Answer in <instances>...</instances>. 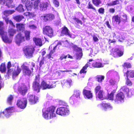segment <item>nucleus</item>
I'll use <instances>...</instances> for the list:
<instances>
[{"label":"nucleus","mask_w":134,"mask_h":134,"mask_svg":"<svg viewBox=\"0 0 134 134\" xmlns=\"http://www.w3.org/2000/svg\"><path fill=\"white\" fill-rule=\"evenodd\" d=\"M3 23L0 21V35L3 41L5 43H10L12 42L13 38V36L16 33V30L13 28H10L8 31L9 36L8 37L7 36V34L4 30L3 27Z\"/></svg>","instance_id":"obj_1"},{"label":"nucleus","mask_w":134,"mask_h":134,"mask_svg":"<svg viewBox=\"0 0 134 134\" xmlns=\"http://www.w3.org/2000/svg\"><path fill=\"white\" fill-rule=\"evenodd\" d=\"M8 71L7 74L9 76L12 75L13 79L17 77L21 71L20 68L18 63H13L12 64L10 62H9L7 64Z\"/></svg>","instance_id":"obj_2"},{"label":"nucleus","mask_w":134,"mask_h":134,"mask_svg":"<svg viewBox=\"0 0 134 134\" xmlns=\"http://www.w3.org/2000/svg\"><path fill=\"white\" fill-rule=\"evenodd\" d=\"M55 108L53 106H51L42 110V115L45 119L48 120L55 117L56 115Z\"/></svg>","instance_id":"obj_3"},{"label":"nucleus","mask_w":134,"mask_h":134,"mask_svg":"<svg viewBox=\"0 0 134 134\" xmlns=\"http://www.w3.org/2000/svg\"><path fill=\"white\" fill-rule=\"evenodd\" d=\"M59 44L62 45L64 47H67L70 48H72L73 49L74 48V46H76V45H74L72 43H69L67 40H65L64 41H62L61 42H59L58 43L57 45L55 46H54V44H53L51 45L49 47L50 49L51 48H52V47L53 48V49L50 51V53L48 55V57L49 59H50L51 58H53L52 57V54L54 52L55 50V49L57 46Z\"/></svg>","instance_id":"obj_4"},{"label":"nucleus","mask_w":134,"mask_h":134,"mask_svg":"<svg viewBox=\"0 0 134 134\" xmlns=\"http://www.w3.org/2000/svg\"><path fill=\"white\" fill-rule=\"evenodd\" d=\"M15 11L14 10H6L4 11L3 13V18L7 24L9 23L12 27H15V26L13 25V22L10 20H9L8 16L10 15L13 13Z\"/></svg>","instance_id":"obj_5"},{"label":"nucleus","mask_w":134,"mask_h":134,"mask_svg":"<svg viewBox=\"0 0 134 134\" xmlns=\"http://www.w3.org/2000/svg\"><path fill=\"white\" fill-rule=\"evenodd\" d=\"M15 111V109L14 107H9L6 108L4 111L0 113V118H3L4 116L7 118L10 117Z\"/></svg>","instance_id":"obj_6"},{"label":"nucleus","mask_w":134,"mask_h":134,"mask_svg":"<svg viewBox=\"0 0 134 134\" xmlns=\"http://www.w3.org/2000/svg\"><path fill=\"white\" fill-rule=\"evenodd\" d=\"M33 46H29L24 48V53L27 58H31L32 55L34 51Z\"/></svg>","instance_id":"obj_7"},{"label":"nucleus","mask_w":134,"mask_h":134,"mask_svg":"<svg viewBox=\"0 0 134 134\" xmlns=\"http://www.w3.org/2000/svg\"><path fill=\"white\" fill-rule=\"evenodd\" d=\"M124 98L125 96L123 93L120 92L116 95L114 100L116 104H121L124 102Z\"/></svg>","instance_id":"obj_8"},{"label":"nucleus","mask_w":134,"mask_h":134,"mask_svg":"<svg viewBox=\"0 0 134 134\" xmlns=\"http://www.w3.org/2000/svg\"><path fill=\"white\" fill-rule=\"evenodd\" d=\"M69 113L68 109L65 107H61L58 108L56 113L61 115H68Z\"/></svg>","instance_id":"obj_9"},{"label":"nucleus","mask_w":134,"mask_h":134,"mask_svg":"<svg viewBox=\"0 0 134 134\" xmlns=\"http://www.w3.org/2000/svg\"><path fill=\"white\" fill-rule=\"evenodd\" d=\"M27 101L26 98H22L17 100L16 105L19 108L21 109H24L26 106Z\"/></svg>","instance_id":"obj_10"},{"label":"nucleus","mask_w":134,"mask_h":134,"mask_svg":"<svg viewBox=\"0 0 134 134\" xmlns=\"http://www.w3.org/2000/svg\"><path fill=\"white\" fill-rule=\"evenodd\" d=\"M95 92L97 98H98L100 100H102L103 91L101 87L99 86H97L95 88Z\"/></svg>","instance_id":"obj_11"},{"label":"nucleus","mask_w":134,"mask_h":134,"mask_svg":"<svg viewBox=\"0 0 134 134\" xmlns=\"http://www.w3.org/2000/svg\"><path fill=\"white\" fill-rule=\"evenodd\" d=\"M43 32L50 37H52L53 35V31L52 28L49 26H46L43 28Z\"/></svg>","instance_id":"obj_12"},{"label":"nucleus","mask_w":134,"mask_h":134,"mask_svg":"<svg viewBox=\"0 0 134 134\" xmlns=\"http://www.w3.org/2000/svg\"><path fill=\"white\" fill-rule=\"evenodd\" d=\"M121 91L126 93L127 96L129 97H131L132 95H134V90L133 89L129 90L126 86L123 87L121 88Z\"/></svg>","instance_id":"obj_13"},{"label":"nucleus","mask_w":134,"mask_h":134,"mask_svg":"<svg viewBox=\"0 0 134 134\" xmlns=\"http://www.w3.org/2000/svg\"><path fill=\"white\" fill-rule=\"evenodd\" d=\"M123 47L120 46L114 49L113 54L114 57H116L117 56L120 57L123 55Z\"/></svg>","instance_id":"obj_14"},{"label":"nucleus","mask_w":134,"mask_h":134,"mask_svg":"<svg viewBox=\"0 0 134 134\" xmlns=\"http://www.w3.org/2000/svg\"><path fill=\"white\" fill-rule=\"evenodd\" d=\"M24 40V36L20 33L18 34L15 37V42L18 45H19L21 42H23Z\"/></svg>","instance_id":"obj_15"},{"label":"nucleus","mask_w":134,"mask_h":134,"mask_svg":"<svg viewBox=\"0 0 134 134\" xmlns=\"http://www.w3.org/2000/svg\"><path fill=\"white\" fill-rule=\"evenodd\" d=\"M83 94L85 98L90 99L93 97V94L90 91L86 90L85 87L83 90Z\"/></svg>","instance_id":"obj_16"},{"label":"nucleus","mask_w":134,"mask_h":134,"mask_svg":"<svg viewBox=\"0 0 134 134\" xmlns=\"http://www.w3.org/2000/svg\"><path fill=\"white\" fill-rule=\"evenodd\" d=\"M34 0H22L23 3L25 4L26 9L27 10H30L32 8L33 4L31 1Z\"/></svg>","instance_id":"obj_17"},{"label":"nucleus","mask_w":134,"mask_h":134,"mask_svg":"<svg viewBox=\"0 0 134 134\" xmlns=\"http://www.w3.org/2000/svg\"><path fill=\"white\" fill-rule=\"evenodd\" d=\"M99 107L102 108L105 110H110L113 109V107L109 103H102L98 105Z\"/></svg>","instance_id":"obj_18"},{"label":"nucleus","mask_w":134,"mask_h":134,"mask_svg":"<svg viewBox=\"0 0 134 134\" xmlns=\"http://www.w3.org/2000/svg\"><path fill=\"white\" fill-rule=\"evenodd\" d=\"M12 0H0V3L2 5H5L9 8H13L14 6L12 4Z\"/></svg>","instance_id":"obj_19"},{"label":"nucleus","mask_w":134,"mask_h":134,"mask_svg":"<svg viewBox=\"0 0 134 134\" xmlns=\"http://www.w3.org/2000/svg\"><path fill=\"white\" fill-rule=\"evenodd\" d=\"M114 39L113 40L110 39L109 42L110 43L114 42H115V39H118L120 41L122 42V40L120 39V37L121 36V34L119 32H116L114 33L113 35Z\"/></svg>","instance_id":"obj_20"},{"label":"nucleus","mask_w":134,"mask_h":134,"mask_svg":"<svg viewBox=\"0 0 134 134\" xmlns=\"http://www.w3.org/2000/svg\"><path fill=\"white\" fill-rule=\"evenodd\" d=\"M62 33L66 35H68L71 38H74L76 37L75 35L69 32V31L65 27L62 28Z\"/></svg>","instance_id":"obj_21"},{"label":"nucleus","mask_w":134,"mask_h":134,"mask_svg":"<svg viewBox=\"0 0 134 134\" xmlns=\"http://www.w3.org/2000/svg\"><path fill=\"white\" fill-rule=\"evenodd\" d=\"M74 48L73 49L74 50L77 51L76 54V58L77 59L80 60L81 58L82 54L81 49L78 47L77 46H74Z\"/></svg>","instance_id":"obj_22"},{"label":"nucleus","mask_w":134,"mask_h":134,"mask_svg":"<svg viewBox=\"0 0 134 134\" xmlns=\"http://www.w3.org/2000/svg\"><path fill=\"white\" fill-rule=\"evenodd\" d=\"M39 81L38 79H36L34 82L33 84V90L36 91L37 92H39L40 86L39 85Z\"/></svg>","instance_id":"obj_23"},{"label":"nucleus","mask_w":134,"mask_h":134,"mask_svg":"<svg viewBox=\"0 0 134 134\" xmlns=\"http://www.w3.org/2000/svg\"><path fill=\"white\" fill-rule=\"evenodd\" d=\"M28 98L31 104L35 103L36 102L38 99L37 97L32 95L29 94L28 97Z\"/></svg>","instance_id":"obj_24"},{"label":"nucleus","mask_w":134,"mask_h":134,"mask_svg":"<svg viewBox=\"0 0 134 134\" xmlns=\"http://www.w3.org/2000/svg\"><path fill=\"white\" fill-rule=\"evenodd\" d=\"M41 18L45 21H49L53 19L54 18V16L53 14H49L42 16Z\"/></svg>","instance_id":"obj_25"},{"label":"nucleus","mask_w":134,"mask_h":134,"mask_svg":"<svg viewBox=\"0 0 134 134\" xmlns=\"http://www.w3.org/2000/svg\"><path fill=\"white\" fill-rule=\"evenodd\" d=\"M18 90L19 92L24 95L25 94L27 91V88L25 85L22 84L18 88Z\"/></svg>","instance_id":"obj_26"},{"label":"nucleus","mask_w":134,"mask_h":134,"mask_svg":"<svg viewBox=\"0 0 134 134\" xmlns=\"http://www.w3.org/2000/svg\"><path fill=\"white\" fill-rule=\"evenodd\" d=\"M21 67L23 69V72L25 74L30 75L31 74L32 71L30 70L28 67L26 66L24 64L21 66Z\"/></svg>","instance_id":"obj_27"},{"label":"nucleus","mask_w":134,"mask_h":134,"mask_svg":"<svg viewBox=\"0 0 134 134\" xmlns=\"http://www.w3.org/2000/svg\"><path fill=\"white\" fill-rule=\"evenodd\" d=\"M62 83L63 85H65L68 87H70L72 84V81L70 79L64 80L62 82Z\"/></svg>","instance_id":"obj_28"},{"label":"nucleus","mask_w":134,"mask_h":134,"mask_svg":"<svg viewBox=\"0 0 134 134\" xmlns=\"http://www.w3.org/2000/svg\"><path fill=\"white\" fill-rule=\"evenodd\" d=\"M17 31L23 32L25 30V25L23 24L19 23L16 24Z\"/></svg>","instance_id":"obj_29"},{"label":"nucleus","mask_w":134,"mask_h":134,"mask_svg":"<svg viewBox=\"0 0 134 134\" xmlns=\"http://www.w3.org/2000/svg\"><path fill=\"white\" fill-rule=\"evenodd\" d=\"M48 6V4L47 2H41L40 3V9L42 10H46Z\"/></svg>","instance_id":"obj_30"},{"label":"nucleus","mask_w":134,"mask_h":134,"mask_svg":"<svg viewBox=\"0 0 134 134\" xmlns=\"http://www.w3.org/2000/svg\"><path fill=\"white\" fill-rule=\"evenodd\" d=\"M112 20L113 23H115L119 24L120 22V18L118 15L114 16Z\"/></svg>","instance_id":"obj_31"},{"label":"nucleus","mask_w":134,"mask_h":134,"mask_svg":"<svg viewBox=\"0 0 134 134\" xmlns=\"http://www.w3.org/2000/svg\"><path fill=\"white\" fill-rule=\"evenodd\" d=\"M88 66H89L90 68L92 67V66L90 65V63L89 62H88L81 69L80 72V73H86V70Z\"/></svg>","instance_id":"obj_32"},{"label":"nucleus","mask_w":134,"mask_h":134,"mask_svg":"<svg viewBox=\"0 0 134 134\" xmlns=\"http://www.w3.org/2000/svg\"><path fill=\"white\" fill-rule=\"evenodd\" d=\"M33 40L36 45L40 46H42V41L40 38L34 37L33 38Z\"/></svg>","instance_id":"obj_33"},{"label":"nucleus","mask_w":134,"mask_h":134,"mask_svg":"<svg viewBox=\"0 0 134 134\" xmlns=\"http://www.w3.org/2000/svg\"><path fill=\"white\" fill-rule=\"evenodd\" d=\"M125 74L127 78L128 77L132 78L134 77V70L127 71Z\"/></svg>","instance_id":"obj_34"},{"label":"nucleus","mask_w":134,"mask_h":134,"mask_svg":"<svg viewBox=\"0 0 134 134\" xmlns=\"http://www.w3.org/2000/svg\"><path fill=\"white\" fill-rule=\"evenodd\" d=\"M77 101V99L74 95H72L70 97L69 102L71 104H74L76 103Z\"/></svg>","instance_id":"obj_35"},{"label":"nucleus","mask_w":134,"mask_h":134,"mask_svg":"<svg viewBox=\"0 0 134 134\" xmlns=\"http://www.w3.org/2000/svg\"><path fill=\"white\" fill-rule=\"evenodd\" d=\"M92 66L94 68H100L103 66L104 64L97 62H94L92 64Z\"/></svg>","instance_id":"obj_36"},{"label":"nucleus","mask_w":134,"mask_h":134,"mask_svg":"<svg viewBox=\"0 0 134 134\" xmlns=\"http://www.w3.org/2000/svg\"><path fill=\"white\" fill-rule=\"evenodd\" d=\"M48 83L44 81H43L41 83V86L40 87L42 89H45L48 88Z\"/></svg>","instance_id":"obj_37"},{"label":"nucleus","mask_w":134,"mask_h":134,"mask_svg":"<svg viewBox=\"0 0 134 134\" xmlns=\"http://www.w3.org/2000/svg\"><path fill=\"white\" fill-rule=\"evenodd\" d=\"M90 53L89 54V56H91V57L94 56L95 54H96L98 52L97 51L96 48H93L92 49H90Z\"/></svg>","instance_id":"obj_38"},{"label":"nucleus","mask_w":134,"mask_h":134,"mask_svg":"<svg viewBox=\"0 0 134 134\" xmlns=\"http://www.w3.org/2000/svg\"><path fill=\"white\" fill-rule=\"evenodd\" d=\"M6 70L5 63H2L0 66V71L2 73H5Z\"/></svg>","instance_id":"obj_39"},{"label":"nucleus","mask_w":134,"mask_h":134,"mask_svg":"<svg viewBox=\"0 0 134 134\" xmlns=\"http://www.w3.org/2000/svg\"><path fill=\"white\" fill-rule=\"evenodd\" d=\"M13 18L14 20L18 22H19L24 18V17L22 15L16 16L13 17Z\"/></svg>","instance_id":"obj_40"},{"label":"nucleus","mask_w":134,"mask_h":134,"mask_svg":"<svg viewBox=\"0 0 134 134\" xmlns=\"http://www.w3.org/2000/svg\"><path fill=\"white\" fill-rule=\"evenodd\" d=\"M48 88H54L56 86L55 82L52 81L49 82V83H48Z\"/></svg>","instance_id":"obj_41"},{"label":"nucleus","mask_w":134,"mask_h":134,"mask_svg":"<svg viewBox=\"0 0 134 134\" xmlns=\"http://www.w3.org/2000/svg\"><path fill=\"white\" fill-rule=\"evenodd\" d=\"M81 94V91L79 90H77L74 92V95L76 98H80V95Z\"/></svg>","instance_id":"obj_42"},{"label":"nucleus","mask_w":134,"mask_h":134,"mask_svg":"<svg viewBox=\"0 0 134 134\" xmlns=\"http://www.w3.org/2000/svg\"><path fill=\"white\" fill-rule=\"evenodd\" d=\"M13 97L12 95H10L9 96L7 99V103L9 104L10 105L12 104L13 99Z\"/></svg>","instance_id":"obj_43"},{"label":"nucleus","mask_w":134,"mask_h":134,"mask_svg":"<svg viewBox=\"0 0 134 134\" xmlns=\"http://www.w3.org/2000/svg\"><path fill=\"white\" fill-rule=\"evenodd\" d=\"M23 6L21 4H20L18 7L16 8V10L19 12H23L24 11V9L23 7Z\"/></svg>","instance_id":"obj_44"},{"label":"nucleus","mask_w":134,"mask_h":134,"mask_svg":"<svg viewBox=\"0 0 134 134\" xmlns=\"http://www.w3.org/2000/svg\"><path fill=\"white\" fill-rule=\"evenodd\" d=\"M40 2V0H37L34 2V8L35 9H38V7L39 4Z\"/></svg>","instance_id":"obj_45"},{"label":"nucleus","mask_w":134,"mask_h":134,"mask_svg":"<svg viewBox=\"0 0 134 134\" xmlns=\"http://www.w3.org/2000/svg\"><path fill=\"white\" fill-rule=\"evenodd\" d=\"M96 77L98 81L100 82H102L104 78V76L101 75H97Z\"/></svg>","instance_id":"obj_46"},{"label":"nucleus","mask_w":134,"mask_h":134,"mask_svg":"<svg viewBox=\"0 0 134 134\" xmlns=\"http://www.w3.org/2000/svg\"><path fill=\"white\" fill-rule=\"evenodd\" d=\"M118 80L115 81L113 79H111L109 81V83L111 85H116L117 82H118L119 81V77H118Z\"/></svg>","instance_id":"obj_47"},{"label":"nucleus","mask_w":134,"mask_h":134,"mask_svg":"<svg viewBox=\"0 0 134 134\" xmlns=\"http://www.w3.org/2000/svg\"><path fill=\"white\" fill-rule=\"evenodd\" d=\"M119 1L118 0H116L115 1H113L110 3H108V5H109L112 6L119 4Z\"/></svg>","instance_id":"obj_48"},{"label":"nucleus","mask_w":134,"mask_h":134,"mask_svg":"<svg viewBox=\"0 0 134 134\" xmlns=\"http://www.w3.org/2000/svg\"><path fill=\"white\" fill-rule=\"evenodd\" d=\"M115 92V91L114 90L108 96V98L109 100H113L114 99V93Z\"/></svg>","instance_id":"obj_49"},{"label":"nucleus","mask_w":134,"mask_h":134,"mask_svg":"<svg viewBox=\"0 0 134 134\" xmlns=\"http://www.w3.org/2000/svg\"><path fill=\"white\" fill-rule=\"evenodd\" d=\"M30 32L27 31H25V36L26 37V39L27 40H29L30 39Z\"/></svg>","instance_id":"obj_50"},{"label":"nucleus","mask_w":134,"mask_h":134,"mask_svg":"<svg viewBox=\"0 0 134 134\" xmlns=\"http://www.w3.org/2000/svg\"><path fill=\"white\" fill-rule=\"evenodd\" d=\"M93 4L96 6H98L101 3L100 0H92Z\"/></svg>","instance_id":"obj_51"},{"label":"nucleus","mask_w":134,"mask_h":134,"mask_svg":"<svg viewBox=\"0 0 134 134\" xmlns=\"http://www.w3.org/2000/svg\"><path fill=\"white\" fill-rule=\"evenodd\" d=\"M54 5L56 7H58L59 5V3L58 0H53Z\"/></svg>","instance_id":"obj_52"},{"label":"nucleus","mask_w":134,"mask_h":134,"mask_svg":"<svg viewBox=\"0 0 134 134\" xmlns=\"http://www.w3.org/2000/svg\"><path fill=\"white\" fill-rule=\"evenodd\" d=\"M126 84L128 85L129 86H131L132 84V83L131 81L128 78H127L126 82Z\"/></svg>","instance_id":"obj_53"},{"label":"nucleus","mask_w":134,"mask_h":134,"mask_svg":"<svg viewBox=\"0 0 134 134\" xmlns=\"http://www.w3.org/2000/svg\"><path fill=\"white\" fill-rule=\"evenodd\" d=\"M123 66L124 68L126 67L127 68H131V65L130 63H124V64H123Z\"/></svg>","instance_id":"obj_54"},{"label":"nucleus","mask_w":134,"mask_h":134,"mask_svg":"<svg viewBox=\"0 0 134 134\" xmlns=\"http://www.w3.org/2000/svg\"><path fill=\"white\" fill-rule=\"evenodd\" d=\"M88 8L89 9H93L96 10V9L93 7L91 3L90 2H89L88 4Z\"/></svg>","instance_id":"obj_55"},{"label":"nucleus","mask_w":134,"mask_h":134,"mask_svg":"<svg viewBox=\"0 0 134 134\" xmlns=\"http://www.w3.org/2000/svg\"><path fill=\"white\" fill-rule=\"evenodd\" d=\"M129 42L130 41V43H128V45H130L131 44L134 43V40H133V39L132 38H131L128 40Z\"/></svg>","instance_id":"obj_56"},{"label":"nucleus","mask_w":134,"mask_h":134,"mask_svg":"<svg viewBox=\"0 0 134 134\" xmlns=\"http://www.w3.org/2000/svg\"><path fill=\"white\" fill-rule=\"evenodd\" d=\"M74 20L77 23L80 24L81 25L82 24V23L81 21L79 19L76 18H74Z\"/></svg>","instance_id":"obj_57"},{"label":"nucleus","mask_w":134,"mask_h":134,"mask_svg":"<svg viewBox=\"0 0 134 134\" xmlns=\"http://www.w3.org/2000/svg\"><path fill=\"white\" fill-rule=\"evenodd\" d=\"M122 19L123 20V21L125 23L126 21L127 20V16L126 14H124L122 15Z\"/></svg>","instance_id":"obj_58"},{"label":"nucleus","mask_w":134,"mask_h":134,"mask_svg":"<svg viewBox=\"0 0 134 134\" xmlns=\"http://www.w3.org/2000/svg\"><path fill=\"white\" fill-rule=\"evenodd\" d=\"M93 39L94 41L95 42H98V39L97 37L95 35H94L93 37Z\"/></svg>","instance_id":"obj_59"},{"label":"nucleus","mask_w":134,"mask_h":134,"mask_svg":"<svg viewBox=\"0 0 134 134\" xmlns=\"http://www.w3.org/2000/svg\"><path fill=\"white\" fill-rule=\"evenodd\" d=\"M98 12L100 13L103 14L104 12V9L103 8H100L99 9Z\"/></svg>","instance_id":"obj_60"},{"label":"nucleus","mask_w":134,"mask_h":134,"mask_svg":"<svg viewBox=\"0 0 134 134\" xmlns=\"http://www.w3.org/2000/svg\"><path fill=\"white\" fill-rule=\"evenodd\" d=\"M29 27L30 29H35L36 28V26L34 25H29Z\"/></svg>","instance_id":"obj_61"},{"label":"nucleus","mask_w":134,"mask_h":134,"mask_svg":"<svg viewBox=\"0 0 134 134\" xmlns=\"http://www.w3.org/2000/svg\"><path fill=\"white\" fill-rule=\"evenodd\" d=\"M67 57V55H65L64 54H63L61 55V56H60L59 59L62 60L63 59H65L66 58V57Z\"/></svg>","instance_id":"obj_62"},{"label":"nucleus","mask_w":134,"mask_h":134,"mask_svg":"<svg viewBox=\"0 0 134 134\" xmlns=\"http://www.w3.org/2000/svg\"><path fill=\"white\" fill-rule=\"evenodd\" d=\"M35 16L34 13L30 12L29 17L30 18H32L34 17Z\"/></svg>","instance_id":"obj_63"},{"label":"nucleus","mask_w":134,"mask_h":134,"mask_svg":"<svg viewBox=\"0 0 134 134\" xmlns=\"http://www.w3.org/2000/svg\"><path fill=\"white\" fill-rule=\"evenodd\" d=\"M47 98L48 99H52V97L49 94H47Z\"/></svg>","instance_id":"obj_64"}]
</instances>
